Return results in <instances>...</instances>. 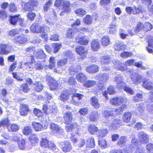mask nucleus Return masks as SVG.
I'll list each match as a JSON object with an SVG mask.
<instances>
[{
	"label": "nucleus",
	"instance_id": "1",
	"mask_svg": "<svg viewBox=\"0 0 153 153\" xmlns=\"http://www.w3.org/2000/svg\"><path fill=\"white\" fill-rule=\"evenodd\" d=\"M31 31L33 33H41L40 36L44 39L48 38V33L50 31L49 27L44 25L39 26V24L35 23L32 25L30 27Z\"/></svg>",
	"mask_w": 153,
	"mask_h": 153
},
{
	"label": "nucleus",
	"instance_id": "2",
	"mask_svg": "<svg viewBox=\"0 0 153 153\" xmlns=\"http://www.w3.org/2000/svg\"><path fill=\"white\" fill-rule=\"evenodd\" d=\"M42 109L44 112L46 114H50L51 115L56 114L57 111V108L53 102H49L47 104L43 105Z\"/></svg>",
	"mask_w": 153,
	"mask_h": 153
},
{
	"label": "nucleus",
	"instance_id": "3",
	"mask_svg": "<svg viewBox=\"0 0 153 153\" xmlns=\"http://www.w3.org/2000/svg\"><path fill=\"white\" fill-rule=\"evenodd\" d=\"M40 146L45 148H49L55 152L58 151V149L56 146L53 143L51 142H49L48 141L46 138H42L40 142Z\"/></svg>",
	"mask_w": 153,
	"mask_h": 153
},
{
	"label": "nucleus",
	"instance_id": "4",
	"mask_svg": "<svg viewBox=\"0 0 153 153\" xmlns=\"http://www.w3.org/2000/svg\"><path fill=\"white\" fill-rule=\"evenodd\" d=\"M143 87L145 89L149 90H151L150 94L151 98V101L153 102V86L152 85V82L149 79H147L146 78H143Z\"/></svg>",
	"mask_w": 153,
	"mask_h": 153
},
{
	"label": "nucleus",
	"instance_id": "5",
	"mask_svg": "<svg viewBox=\"0 0 153 153\" xmlns=\"http://www.w3.org/2000/svg\"><path fill=\"white\" fill-rule=\"evenodd\" d=\"M34 60L33 56H31L27 58L26 62H24L22 65L27 70L31 71L33 69L34 65H33V64Z\"/></svg>",
	"mask_w": 153,
	"mask_h": 153
},
{
	"label": "nucleus",
	"instance_id": "6",
	"mask_svg": "<svg viewBox=\"0 0 153 153\" xmlns=\"http://www.w3.org/2000/svg\"><path fill=\"white\" fill-rule=\"evenodd\" d=\"M129 74L131 75V79L135 84H138L143 81V79L142 76L134 71V70L131 69L129 71Z\"/></svg>",
	"mask_w": 153,
	"mask_h": 153
},
{
	"label": "nucleus",
	"instance_id": "7",
	"mask_svg": "<svg viewBox=\"0 0 153 153\" xmlns=\"http://www.w3.org/2000/svg\"><path fill=\"white\" fill-rule=\"evenodd\" d=\"M65 54L66 56V59L59 60L58 62L57 65L59 67H61L66 64L67 59H73V57L74 56L72 52L69 51H66Z\"/></svg>",
	"mask_w": 153,
	"mask_h": 153
},
{
	"label": "nucleus",
	"instance_id": "8",
	"mask_svg": "<svg viewBox=\"0 0 153 153\" xmlns=\"http://www.w3.org/2000/svg\"><path fill=\"white\" fill-rule=\"evenodd\" d=\"M47 80L49 83L50 89L51 90L57 89L58 88L59 84L53 78L49 75L46 76Z\"/></svg>",
	"mask_w": 153,
	"mask_h": 153
},
{
	"label": "nucleus",
	"instance_id": "9",
	"mask_svg": "<svg viewBox=\"0 0 153 153\" xmlns=\"http://www.w3.org/2000/svg\"><path fill=\"white\" fill-rule=\"evenodd\" d=\"M127 99L124 97H114L110 100L111 104L115 105H119L123 103L126 102Z\"/></svg>",
	"mask_w": 153,
	"mask_h": 153
},
{
	"label": "nucleus",
	"instance_id": "10",
	"mask_svg": "<svg viewBox=\"0 0 153 153\" xmlns=\"http://www.w3.org/2000/svg\"><path fill=\"white\" fill-rule=\"evenodd\" d=\"M138 136L140 143L146 144L149 141V135L143 132H140L138 133Z\"/></svg>",
	"mask_w": 153,
	"mask_h": 153
},
{
	"label": "nucleus",
	"instance_id": "11",
	"mask_svg": "<svg viewBox=\"0 0 153 153\" xmlns=\"http://www.w3.org/2000/svg\"><path fill=\"white\" fill-rule=\"evenodd\" d=\"M35 5L34 0H31L27 3H23L22 4V8L26 11H32Z\"/></svg>",
	"mask_w": 153,
	"mask_h": 153
},
{
	"label": "nucleus",
	"instance_id": "12",
	"mask_svg": "<svg viewBox=\"0 0 153 153\" xmlns=\"http://www.w3.org/2000/svg\"><path fill=\"white\" fill-rule=\"evenodd\" d=\"M76 41L79 44L82 45H86L89 42L88 38L85 36H82L79 35L76 38Z\"/></svg>",
	"mask_w": 153,
	"mask_h": 153
},
{
	"label": "nucleus",
	"instance_id": "13",
	"mask_svg": "<svg viewBox=\"0 0 153 153\" xmlns=\"http://www.w3.org/2000/svg\"><path fill=\"white\" fill-rule=\"evenodd\" d=\"M121 121L119 119H115L113 120L112 123L108 124V126L110 129L113 130H115L121 124Z\"/></svg>",
	"mask_w": 153,
	"mask_h": 153
},
{
	"label": "nucleus",
	"instance_id": "14",
	"mask_svg": "<svg viewBox=\"0 0 153 153\" xmlns=\"http://www.w3.org/2000/svg\"><path fill=\"white\" fill-rule=\"evenodd\" d=\"M114 48L115 51H119L120 50H124L126 49V45L121 41L117 40L114 45Z\"/></svg>",
	"mask_w": 153,
	"mask_h": 153
},
{
	"label": "nucleus",
	"instance_id": "15",
	"mask_svg": "<svg viewBox=\"0 0 153 153\" xmlns=\"http://www.w3.org/2000/svg\"><path fill=\"white\" fill-rule=\"evenodd\" d=\"M1 50L0 53L2 54H7L10 52L11 47L8 45L2 44L0 46Z\"/></svg>",
	"mask_w": 153,
	"mask_h": 153
},
{
	"label": "nucleus",
	"instance_id": "16",
	"mask_svg": "<svg viewBox=\"0 0 153 153\" xmlns=\"http://www.w3.org/2000/svg\"><path fill=\"white\" fill-rule=\"evenodd\" d=\"M76 51L82 58L86 56L87 53V50H85L84 47L82 46H78L76 48Z\"/></svg>",
	"mask_w": 153,
	"mask_h": 153
},
{
	"label": "nucleus",
	"instance_id": "17",
	"mask_svg": "<svg viewBox=\"0 0 153 153\" xmlns=\"http://www.w3.org/2000/svg\"><path fill=\"white\" fill-rule=\"evenodd\" d=\"M13 40L15 43L23 44L27 41V39L24 35H21L15 36Z\"/></svg>",
	"mask_w": 153,
	"mask_h": 153
},
{
	"label": "nucleus",
	"instance_id": "18",
	"mask_svg": "<svg viewBox=\"0 0 153 153\" xmlns=\"http://www.w3.org/2000/svg\"><path fill=\"white\" fill-rule=\"evenodd\" d=\"M20 107L19 112L21 115H26L29 111L28 106L26 104H23L20 105Z\"/></svg>",
	"mask_w": 153,
	"mask_h": 153
},
{
	"label": "nucleus",
	"instance_id": "19",
	"mask_svg": "<svg viewBox=\"0 0 153 153\" xmlns=\"http://www.w3.org/2000/svg\"><path fill=\"white\" fill-rule=\"evenodd\" d=\"M81 70V67L80 65H72L68 69L69 74L70 75H74L76 72L80 71Z\"/></svg>",
	"mask_w": 153,
	"mask_h": 153
},
{
	"label": "nucleus",
	"instance_id": "20",
	"mask_svg": "<svg viewBox=\"0 0 153 153\" xmlns=\"http://www.w3.org/2000/svg\"><path fill=\"white\" fill-rule=\"evenodd\" d=\"M51 129L56 133L60 134H62L63 133V129L57 125L51 123L50 125Z\"/></svg>",
	"mask_w": 153,
	"mask_h": 153
},
{
	"label": "nucleus",
	"instance_id": "21",
	"mask_svg": "<svg viewBox=\"0 0 153 153\" xmlns=\"http://www.w3.org/2000/svg\"><path fill=\"white\" fill-rule=\"evenodd\" d=\"M73 114L69 111H68L64 115V119L65 122L66 124H69L72 120Z\"/></svg>",
	"mask_w": 153,
	"mask_h": 153
},
{
	"label": "nucleus",
	"instance_id": "22",
	"mask_svg": "<svg viewBox=\"0 0 153 153\" xmlns=\"http://www.w3.org/2000/svg\"><path fill=\"white\" fill-rule=\"evenodd\" d=\"M100 43L98 39L93 40L91 43V49L93 51H97L100 48Z\"/></svg>",
	"mask_w": 153,
	"mask_h": 153
},
{
	"label": "nucleus",
	"instance_id": "23",
	"mask_svg": "<svg viewBox=\"0 0 153 153\" xmlns=\"http://www.w3.org/2000/svg\"><path fill=\"white\" fill-rule=\"evenodd\" d=\"M29 139L32 145H37L39 141V138L36 135L33 134H30Z\"/></svg>",
	"mask_w": 153,
	"mask_h": 153
},
{
	"label": "nucleus",
	"instance_id": "24",
	"mask_svg": "<svg viewBox=\"0 0 153 153\" xmlns=\"http://www.w3.org/2000/svg\"><path fill=\"white\" fill-rule=\"evenodd\" d=\"M63 7L62 10L65 13H69L71 11L70 7V3L68 1H63L62 4Z\"/></svg>",
	"mask_w": 153,
	"mask_h": 153
},
{
	"label": "nucleus",
	"instance_id": "25",
	"mask_svg": "<svg viewBox=\"0 0 153 153\" xmlns=\"http://www.w3.org/2000/svg\"><path fill=\"white\" fill-rule=\"evenodd\" d=\"M91 105L95 108L98 109L100 107L98 99L95 97H92L90 100Z\"/></svg>",
	"mask_w": 153,
	"mask_h": 153
},
{
	"label": "nucleus",
	"instance_id": "26",
	"mask_svg": "<svg viewBox=\"0 0 153 153\" xmlns=\"http://www.w3.org/2000/svg\"><path fill=\"white\" fill-rule=\"evenodd\" d=\"M98 70V67L96 65H92L86 68V71L88 73H96Z\"/></svg>",
	"mask_w": 153,
	"mask_h": 153
},
{
	"label": "nucleus",
	"instance_id": "27",
	"mask_svg": "<svg viewBox=\"0 0 153 153\" xmlns=\"http://www.w3.org/2000/svg\"><path fill=\"white\" fill-rule=\"evenodd\" d=\"M64 146L62 148V150L64 152H70L72 147L71 143L68 141H65L64 142Z\"/></svg>",
	"mask_w": 153,
	"mask_h": 153
},
{
	"label": "nucleus",
	"instance_id": "28",
	"mask_svg": "<svg viewBox=\"0 0 153 153\" xmlns=\"http://www.w3.org/2000/svg\"><path fill=\"white\" fill-rule=\"evenodd\" d=\"M111 61V57L109 56L106 55L101 57L100 62L102 64L107 65L109 64Z\"/></svg>",
	"mask_w": 153,
	"mask_h": 153
},
{
	"label": "nucleus",
	"instance_id": "29",
	"mask_svg": "<svg viewBox=\"0 0 153 153\" xmlns=\"http://www.w3.org/2000/svg\"><path fill=\"white\" fill-rule=\"evenodd\" d=\"M20 20V15H16L14 16H10V22L11 25H15L19 20Z\"/></svg>",
	"mask_w": 153,
	"mask_h": 153
},
{
	"label": "nucleus",
	"instance_id": "30",
	"mask_svg": "<svg viewBox=\"0 0 153 153\" xmlns=\"http://www.w3.org/2000/svg\"><path fill=\"white\" fill-rule=\"evenodd\" d=\"M76 77L77 81L80 83L83 82L87 79L86 75L82 73L78 74Z\"/></svg>",
	"mask_w": 153,
	"mask_h": 153
},
{
	"label": "nucleus",
	"instance_id": "31",
	"mask_svg": "<svg viewBox=\"0 0 153 153\" xmlns=\"http://www.w3.org/2000/svg\"><path fill=\"white\" fill-rule=\"evenodd\" d=\"M19 129V127L16 124L10 123L7 127V131L10 132H15L17 131Z\"/></svg>",
	"mask_w": 153,
	"mask_h": 153
},
{
	"label": "nucleus",
	"instance_id": "32",
	"mask_svg": "<svg viewBox=\"0 0 153 153\" xmlns=\"http://www.w3.org/2000/svg\"><path fill=\"white\" fill-rule=\"evenodd\" d=\"M69 95L67 90H64L60 94V100L64 102L67 100L69 98Z\"/></svg>",
	"mask_w": 153,
	"mask_h": 153
},
{
	"label": "nucleus",
	"instance_id": "33",
	"mask_svg": "<svg viewBox=\"0 0 153 153\" xmlns=\"http://www.w3.org/2000/svg\"><path fill=\"white\" fill-rule=\"evenodd\" d=\"M88 128L89 132L92 134H97L98 131V128L94 125H89Z\"/></svg>",
	"mask_w": 153,
	"mask_h": 153
},
{
	"label": "nucleus",
	"instance_id": "34",
	"mask_svg": "<svg viewBox=\"0 0 153 153\" xmlns=\"http://www.w3.org/2000/svg\"><path fill=\"white\" fill-rule=\"evenodd\" d=\"M99 114L97 111H94L89 115V118L91 121L94 122L97 120Z\"/></svg>",
	"mask_w": 153,
	"mask_h": 153
},
{
	"label": "nucleus",
	"instance_id": "35",
	"mask_svg": "<svg viewBox=\"0 0 153 153\" xmlns=\"http://www.w3.org/2000/svg\"><path fill=\"white\" fill-rule=\"evenodd\" d=\"M96 83V82L94 80H88L86 81L83 84V86L88 88L93 87Z\"/></svg>",
	"mask_w": 153,
	"mask_h": 153
},
{
	"label": "nucleus",
	"instance_id": "36",
	"mask_svg": "<svg viewBox=\"0 0 153 153\" xmlns=\"http://www.w3.org/2000/svg\"><path fill=\"white\" fill-rule=\"evenodd\" d=\"M10 124L8 119L7 118H5L3 119L0 122V127L2 126L7 129V127Z\"/></svg>",
	"mask_w": 153,
	"mask_h": 153
},
{
	"label": "nucleus",
	"instance_id": "37",
	"mask_svg": "<svg viewBox=\"0 0 153 153\" xmlns=\"http://www.w3.org/2000/svg\"><path fill=\"white\" fill-rule=\"evenodd\" d=\"M32 125L36 131H40L43 128L42 126L40 123L36 122H33Z\"/></svg>",
	"mask_w": 153,
	"mask_h": 153
},
{
	"label": "nucleus",
	"instance_id": "38",
	"mask_svg": "<svg viewBox=\"0 0 153 153\" xmlns=\"http://www.w3.org/2000/svg\"><path fill=\"white\" fill-rule=\"evenodd\" d=\"M86 146L89 148H93L95 146V144L94 139L93 137L89 138L87 140Z\"/></svg>",
	"mask_w": 153,
	"mask_h": 153
},
{
	"label": "nucleus",
	"instance_id": "39",
	"mask_svg": "<svg viewBox=\"0 0 153 153\" xmlns=\"http://www.w3.org/2000/svg\"><path fill=\"white\" fill-rule=\"evenodd\" d=\"M35 56L37 58L41 59H44L46 57L45 54L44 53L43 51L41 49L38 50Z\"/></svg>",
	"mask_w": 153,
	"mask_h": 153
},
{
	"label": "nucleus",
	"instance_id": "40",
	"mask_svg": "<svg viewBox=\"0 0 153 153\" xmlns=\"http://www.w3.org/2000/svg\"><path fill=\"white\" fill-rule=\"evenodd\" d=\"M77 31V29H69L67 31V36L68 38L74 37Z\"/></svg>",
	"mask_w": 153,
	"mask_h": 153
},
{
	"label": "nucleus",
	"instance_id": "41",
	"mask_svg": "<svg viewBox=\"0 0 153 153\" xmlns=\"http://www.w3.org/2000/svg\"><path fill=\"white\" fill-rule=\"evenodd\" d=\"M101 41L103 46H107L110 44V39L108 36H104L102 37Z\"/></svg>",
	"mask_w": 153,
	"mask_h": 153
},
{
	"label": "nucleus",
	"instance_id": "42",
	"mask_svg": "<svg viewBox=\"0 0 153 153\" xmlns=\"http://www.w3.org/2000/svg\"><path fill=\"white\" fill-rule=\"evenodd\" d=\"M98 78L100 81L105 82L108 79L109 76L108 74L106 73L100 74H99Z\"/></svg>",
	"mask_w": 153,
	"mask_h": 153
},
{
	"label": "nucleus",
	"instance_id": "43",
	"mask_svg": "<svg viewBox=\"0 0 153 153\" xmlns=\"http://www.w3.org/2000/svg\"><path fill=\"white\" fill-rule=\"evenodd\" d=\"M33 84L35 85L34 88L36 91L40 92L43 89V86L41 82H37L35 83H33Z\"/></svg>",
	"mask_w": 153,
	"mask_h": 153
},
{
	"label": "nucleus",
	"instance_id": "44",
	"mask_svg": "<svg viewBox=\"0 0 153 153\" xmlns=\"http://www.w3.org/2000/svg\"><path fill=\"white\" fill-rule=\"evenodd\" d=\"M114 111H110L108 110L104 111L102 113V115L103 117L105 118H108L110 116H112L114 115L113 113Z\"/></svg>",
	"mask_w": 153,
	"mask_h": 153
},
{
	"label": "nucleus",
	"instance_id": "45",
	"mask_svg": "<svg viewBox=\"0 0 153 153\" xmlns=\"http://www.w3.org/2000/svg\"><path fill=\"white\" fill-rule=\"evenodd\" d=\"M131 115L130 113L127 112L125 113L123 116V120L126 123L128 122L131 120Z\"/></svg>",
	"mask_w": 153,
	"mask_h": 153
},
{
	"label": "nucleus",
	"instance_id": "46",
	"mask_svg": "<svg viewBox=\"0 0 153 153\" xmlns=\"http://www.w3.org/2000/svg\"><path fill=\"white\" fill-rule=\"evenodd\" d=\"M126 141V137L123 136L120 138L118 141L117 144L120 146H123L125 144Z\"/></svg>",
	"mask_w": 153,
	"mask_h": 153
},
{
	"label": "nucleus",
	"instance_id": "47",
	"mask_svg": "<svg viewBox=\"0 0 153 153\" xmlns=\"http://www.w3.org/2000/svg\"><path fill=\"white\" fill-rule=\"evenodd\" d=\"M56 58L54 57H51L49 59V64L48 67L50 68H54L55 67V63H56Z\"/></svg>",
	"mask_w": 153,
	"mask_h": 153
},
{
	"label": "nucleus",
	"instance_id": "48",
	"mask_svg": "<svg viewBox=\"0 0 153 153\" xmlns=\"http://www.w3.org/2000/svg\"><path fill=\"white\" fill-rule=\"evenodd\" d=\"M43 68V66L42 64L37 62H35L34 63L33 69L36 70H41Z\"/></svg>",
	"mask_w": 153,
	"mask_h": 153
},
{
	"label": "nucleus",
	"instance_id": "49",
	"mask_svg": "<svg viewBox=\"0 0 153 153\" xmlns=\"http://www.w3.org/2000/svg\"><path fill=\"white\" fill-rule=\"evenodd\" d=\"M132 55V53L131 52L123 51L120 54V56L123 58H127L131 57Z\"/></svg>",
	"mask_w": 153,
	"mask_h": 153
},
{
	"label": "nucleus",
	"instance_id": "50",
	"mask_svg": "<svg viewBox=\"0 0 153 153\" xmlns=\"http://www.w3.org/2000/svg\"><path fill=\"white\" fill-rule=\"evenodd\" d=\"M67 124L65 126V129L67 132L72 131L76 126L75 124Z\"/></svg>",
	"mask_w": 153,
	"mask_h": 153
},
{
	"label": "nucleus",
	"instance_id": "51",
	"mask_svg": "<svg viewBox=\"0 0 153 153\" xmlns=\"http://www.w3.org/2000/svg\"><path fill=\"white\" fill-rule=\"evenodd\" d=\"M107 133L106 130L104 129L98 130L97 133L96 134L99 137H104Z\"/></svg>",
	"mask_w": 153,
	"mask_h": 153
},
{
	"label": "nucleus",
	"instance_id": "52",
	"mask_svg": "<svg viewBox=\"0 0 153 153\" xmlns=\"http://www.w3.org/2000/svg\"><path fill=\"white\" fill-rule=\"evenodd\" d=\"M144 25L141 22H138L137 24L136 28L134 30L135 32L137 33L140 30H142L143 29H144Z\"/></svg>",
	"mask_w": 153,
	"mask_h": 153
},
{
	"label": "nucleus",
	"instance_id": "53",
	"mask_svg": "<svg viewBox=\"0 0 153 153\" xmlns=\"http://www.w3.org/2000/svg\"><path fill=\"white\" fill-rule=\"evenodd\" d=\"M108 29L110 33L114 34L116 32V26L115 25H110Z\"/></svg>",
	"mask_w": 153,
	"mask_h": 153
},
{
	"label": "nucleus",
	"instance_id": "54",
	"mask_svg": "<svg viewBox=\"0 0 153 153\" xmlns=\"http://www.w3.org/2000/svg\"><path fill=\"white\" fill-rule=\"evenodd\" d=\"M145 108L144 105L142 103H141L137 105V110L138 111V114L140 115L143 113Z\"/></svg>",
	"mask_w": 153,
	"mask_h": 153
},
{
	"label": "nucleus",
	"instance_id": "55",
	"mask_svg": "<svg viewBox=\"0 0 153 153\" xmlns=\"http://www.w3.org/2000/svg\"><path fill=\"white\" fill-rule=\"evenodd\" d=\"M99 145L102 149L106 148L107 146V145L105 140L103 139L100 140H99Z\"/></svg>",
	"mask_w": 153,
	"mask_h": 153
},
{
	"label": "nucleus",
	"instance_id": "56",
	"mask_svg": "<svg viewBox=\"0 0 153 153\" xmlns=\"http://www.w3.org/2000/svg\"><path fill=\"white\" fill-rule=\"evenodd\" d=\"M67 82L69 85H76L77 83L75 78L73 76L70 77Z\"/></svg>",
	"mask_w": 153,
	"mask_h": 153
},
{
	"label": "nucleus",
	"instance_id": "57",
	"mask_svg": "<svg viewBox=\"0 0 153 153\" xmlns=\"http://www.w3.org/2000/svg\"><path fill=\"white\" fill-rule=\"evenodd\" d=\"M75 12L79 16L84 15L86 13L85 11L82 8H79L75 10Z\"/></svg>",
	"mask_w": 153,
	"mask_h": 153
},
{
	"label": "nucleus",
	"instance_id": "58",
	"mask_svg": "<svg viewBox=\"0 0 153 153\" xmlns=\"http://www.w3.org/2000/svg\"><path fill=\"white\" fill-rule=\"evenodd\" d=\"M20 89L25 93L27 92L29 90L28 86L26 83L22 84L20 87Z\"/></svg>",
	"mask_w": 153,
	"mask_h": 153
},
{
	"label": "nucleus",
	"instance_id": "59",
	"mask_svg": "<svg viewBox=\"0 0 153 153\" xmlns=\"http://www.w3.org/2000/svg\"><path fill=\"white\" fill-rule=\"evenodd\" d=\"M83 22L87 24H91L92 21V18L89 15H87L83 19Z\"/></svg>",
	"mask_w": 153,
	"mask_h": 153
},
{
	"label": "nucleus",
	"instance_id": "60",
	"mask_svg": "<svg viewBox=\"0 0 153 153\" xmlns=\"http://www.w3.org/2000/svg\"><path fill=\"white\" fill-rule=\"evenodd\" d=\"M146 148L147 150L148 153H153V144L149 143L146 146Z\"/></svg>",
	"mask_w": 153,
	"mask_h": 153
},
{
	"label": "nucleus",
	"instance_id": "61",
	"mask_svg": "<svg viewBox=\"0 0 153 153\" xmlns=\"http://www.w3.org/2000/svg\"><path fill=\"white\" fill-rule=\"evenodd\" d=\"M53 46L54 49L53 52L54 53H56L59 51L61 45L57 43H55L53 44Z\"/></svg>",
	"mask_w": 153,
	"mask_h": 153
},
{
	"label": "nucleus",
	"instance_id": "62",
	"mask_svg": "<svg viewBox=\"0 0 153 153\" xmlns=\"http://www.w3.org/2000/svg\"><path fill=\"white\" fill-rule=\"evenodd\" d=\"M32 131V129L30 127L26 126L25 127L23 131V133L25 135H28Z\"/></svg>",
	"mask_w": 153,
	"mask_h": 153
},
{
	"label": "nucleus",
	"instance_id": "63",
	"mask_svg": "<svg viewBox=\"0 0 153 153\" xmlns=\"http://www.w3.org/2000/svg\"><path fill=\"white\" fill-rule=\"evenodd\" d=\"M25 141L24 140H22L18 142V146L21 150H24L25 147Z\"/></svg>",
	"mask_w": 153,
	"mask_h": 153
},
{
	"label": "nucleus",
	"instance_id": "64",
	"mask_svg": "<svg viewBox=\"0 0 153 153\" xmlns=\"http://www.w3.org/2000/svg\"><path fill=\"white\" fill-rule=\"evenodd\" d=\"M146 109L150 115H153V104L148 105Z\"/></svg>",
	"mask_w": 153,
	"mask_h": 153
}]
</instances>
